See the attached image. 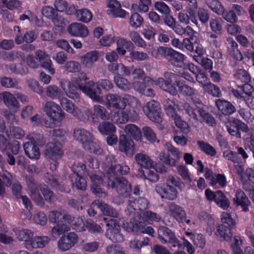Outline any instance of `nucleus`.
<instances>
[{"label":"nucleus","mask_w":254,"mask_h":254,"mask_svg":"<svg viewBox=\"0 0 254 254\" xmlns=\"http://www.w3.org/2000/svg\"><path fill=\"white\" fill-rule=\"evenodd\" d=\"M48 217L50 222L56 223L51 231V236L58 237L70 231V228L68 223L71 220V216L64 213V210H54L51 211Z\"/></svg>","instance_id":"obj_1"},{"label":"nucleus","mask_w":254,"mask_h":254,"mask_svg":"<svg viewBox=\"0 0 254 254\" xmlns=\"http://www.w3.org/2000/svg\"><path fill=\"white\" fill-rule=\"evenodd\" d=\"M99 86L105 90L108 91L112 89L114 85L108 79H100L97 83L93 81H89L86 83L84 86L78 85L80 90L85 94L97 102L103 103V98L99 95L101 92Z\"/></svg>","instance_id":"obj_2"},{"label":"nucleus","mask_w":254,"mask_h":254,"mask_svg":"<svg viewBox=\"0 0 254 254\" xmlns=\"http://www.w3.org/2000/svg\"><path fill=\"white\" fill-rule=\"evenodd\" d=\"M87 79L86 73L83 71H80L77 74L75 84L67 79H62L60 82V86L67 96L72 99L76 100L79 98V94L77 90L78 89L80 90L78 87L79 84L78 82L81 81H85ZM80 85L82 86L80 84Z\"/></svg>","instance_id":"obj_3"},{"label":"nucleus","mask_w":254,"mask_h":254,"mask_svg":"<svg viewBox=\"0 0 254 254\" xmlns=\"http://www.w3.org/2000/svg\"><path fill=\"white\" fill-rule=\"evenodd\" d=\"M108 179L107 185L111 188H115L118 193L123 197L129 196L131 192V185L125 178L120 177L114 178L113 176H104Z\"/></svg>","instance_id":"obj_4"},{"label":"nucleus","mask_w":254,"mask_h":254,"mask_svg":"<svg viewBox=\"0 0 254 254\" xmlns=\"http://www.w3.org/2000/svg\"><path fill=\"white\" fill-rule=\"evenodd\" d=\"M163 146L167 151V154L161 151L159 155L160 160L171 167L176 166L182 157V152L168 142L164 141Z\"/></svg>","instance_id":"obj_5"},{"label":"nucleus","mask_w":254,"mask_h":254,"mask_svg":"<svg viewBox=\"0 0 254 254\" xmlns=\"http://www.w3.org/2000/svg\"><path fill=\"white\" fill-rule=\"evenodd\" d=\"M59 102L64 110L81 121H87L92 114L91 112L88 109L81 111L74 103L65 97L61 98Z\"/></svg>","instance_id":"obj_6"},{"label":"nucleus","mask_w":254,"mask_h":254,"mask_svg":"<svg viewBox=\"0 0 254 254\" xmlns=\"http://www.w3.org/2000/svg\"><path fill=\"white\" fill-rule=\"evenodd\" d=\"M158 239L163 244H168L170 248L181 247L180 241L176 237L174 233L169 228L165 226H160L157 230Z\"/></svg>","instance_id":"obj_7"},{"label":"nucleus","mask_w":254,"mask_h":254,"mask_svg":"<svg viewBox=\"0 0 254 254\" xmlns=\"http://www.w3.org/2000/svg\"><path fill=\"white\" fill-rule=\"evenodd\" d=\"M165 78L159 77L154 81V84L157 85L164 91L173 95L177 94L176 88L172 84L173 79H177V75L171 72H165L164 74Z\"/></svg>","instance_id":"obj_8"},{"label":"nucleus","mask_w":254,"mask_h":254,"mask_svg":"<svg viewBox=\"0 0 254 254\" xmlns=\"http://www.w3.org/2000/svg\"><path fill=\"white\" fill-rule=\"evenodd\" d=\"M44 110L47 116L55 122L60 123L65 118V113L61 106L53 101L46 102Z\"/></svg>","instance_id":"obj_9"},{"label":"nucleus","mask_w":254,"mask_h":254,"mask_svg":"<svg viewBox=\"0 0 254 254\" xmlns=\"http://www.w3.org/2000/svg\"><path fill=\"white\" fill-rule=\"evenodd\" d=\"M46 147L44 155L49 161H58L63 156L62 145L59 141L53 139L47 144Z\"/></svg>","instance_id":"obj_10"},{"label":"nucleus","mask_w":254,"mask_h":254,"mask_svg":"<svg viewBox=\"0 0 254 254\" xmlns=\"http://www.w3.org/2000/svg\"><path fill=\"white\" fill-rule=\"evenodd\" d=\"M63 235L57 242V248L60 251L65 252L71 249L78 241V235L73 232Z\"/></svg>","instance_id":"obj_11"},{"label":"nucleus","mask_w":254,"mask_h":254,"mask_svg":"<svg viewBox=\"0 0 254 254\" xmlns=\"http://www.w3.org/2000/svg\"><path fill=\"white\" fill-rule=\"evenodd\" d=\"M143 110L151 121L156 123L161 122V107L159 102L151 100L143 107Z\"/></svg>","instance_id":"obj_12"},{"label":"nucleus","mask_w":254,"mask_h":254,"mask_svg":"<svg viewBox=\"0 0 254 254\" xmlns=\"http://www.w3.org/2000/svg\"><path fill=\"white\" fill-rule=\"evenodd\" d=\"M104 220L107 222L106 226L108 227L106 233V237L113 242H122L123 237L120 233V227L117 220L110 219L107 221V219L105 218Z\"/></svg>","instance_id":"obj_13"},{"label":"nucleus","mask_w":254,"mask_h":254,"mask_svg":"<svg viewBox=\"0 0 254 254\" xmlns=\"http://www.w3.org/2000/svg\"><path fill=\"white\" fill-rule=\"evenodd\" d=\"M127 207L125 210L126 214L131 216L135 213L136 210H139L136 212V217H138V214L143 213L141 210L147 208L149 202L147 199L144 197H140L135 202V199L130 197L127 201Z\"/></svg>","instance_id":"obj_14"},{"label":"nucleus","mask_w":254,"mask_h":254,"mask_svg":"<svg viewBox=\"0 0 254 254\" xmlns=\"http://www.w3.org/2000/svg\"><path fill=\"white\" fill-rule=\"evenodd\" d=\"M155 190L162 199L174 200L178 195V191L176 188L172 185L165 183H159L156 185Z\"/></svg>","instance_id":"obj_15"},{"label":"nucleus","mask_w":254,"mask_h":254,"mask_svg":"<svg viewBox=\"0 0 254 254\" xmlns=\"http://www.w3.org/2000/svg\"><path fill=\"white\" fill-rule=\"evenodd\" d=\"M127 105L130 109H134V113L135 110L140 109L141 107L140 101L134 96L126 94L121 96L118 95L116 109L124 110Z\"/></svg>","instance_id":"obj_16"},{"label":"nucleus","mask_w":254,"mask_h":254,"mask_svg":"<svg viewBox=\"0 0 254 254\" xmlns=\"http://www.w3.org/2000/svg\"><path fill=\"white\" fill-rule=\"evenodd\" d=\"M26 183L30 191L29 195L34 202L39 205L44 204L43 198L40 193V189L42 191L41 185H39L35 179L31 177L26 178Z\"/></svg>","instance_id":"obj_17"},{"label":"nucleus","mask_w":254,"mask_h":254,"mask_svg":"<svg viewBox=\"0 0 254 254\" xmlns=\"http://www.w3.org/2000/svg\"><path fill=\"white\" fill-rule=\"evenodd\" d=\"M140 109L135 110L134 113V109H130L126 110H122L118 111L112 117L113 122L117 124H123L127 122L129 119L133 121L137 118L138 114Z\"/></svg>","instance_id":"obj_18"},{"label":"nucleus","mask_w":254,"mask_h":254,"mask_svg":"<svg viewBox=\"0 0 254 254\" xmlns=\"http://www.w3.org/2000/svg\"><path fill=\"white\" fill-rule=\"evenodd\" d=\"M119 149L125 153L127 156L131 157L134 153V142L131 139H127L125 134H122L120 136Z\"/></svg>","instance_id":"obj_19"},{"label":"nucleus","mask_w":254,"mask_h":254,"mask_svg":"<svg viewBox=\"0 0 254 254\" xmlns=\"http://www.w3.org/2000/svg\"><path fill=\"white\" fill-rule=\"evenodd\" d=\"M108 7L107 13L113 17L124 18L126 16L127 12L122 8L121 3L117 0H109Z\"/></svg>","instance_id":"obj_20"},{"label":"nucleus","mask_w":254,"mask_h":254,"mask_svg":"<svg viewBox=\"0 0 254 254\" xmlns=\"http://www.w3.org/2000/svg\"><path fill=\"white\" fill-rule=\"evenodd\" d=\"M98 59L99 52L96 50L89 51L80 57V63L86 69L92 68Z\"/></svg>","instance_id":"obj_21"},{"label":"nucleus","mask_w":254,"mask_h":254,"mask_svg":"<svg viewBox=\"0 0 254 254\" xmlns=\"http://www.w3.org/2000/svg\"><path fill=\"white\" fill-rule=\"evenodd\" d=\"M191 100L193 103L197 107L196 112L199 114L202 121L211 126L215 125V121L214 118L207 112L201 108L202 105L201 100L196 97L192 98Z\"/></svg>","instance_id":"obj_22"},{"label":"nucleus","mask_w":254,"mask_h":254,"mask_svg":"<svg viewBox=\"0 0 254 254\" xmlns=\"http://www.w3.org/2000/svg\"><path fill=\"white\" fill-rule=\"evenodd\" d=\"M68 33L74 37H86L89 35L87 27L80 23L74 22L70 24L68 28Z\"/></svg>","instance_id":"obj_23"},{"label":"nucleus","mask_w":254,"mask_h":254,"mask_svg":"<svg viewBox=\"0 0 254 254\" xmlns=\"http://www.w3.org/2000/svg\"><path fill=\"white\" fill-rule=\"evenodd\" d=\"M92 182L91 190L93 193L99 197L106 196V193L103 191L101 186L104 184V180L101 176L97 175H93L90 176Z\"/></svg>","instance_id":"obj_24"},{"label":"nucleus","mask_w":254,"mask_h":254,"mask_svg":"<svg viewBox=\"0 0 254 254\" xmlns=\"http://www.w3.org/2000/svg\"><path fill=\"white\" fill-rule=\"evenodd\" d=\"M4 105L13 112H17L20 108V104L16 97L9 92L4 91L1 93Z\"/></svg>","instance_id":"obj_25"},{"label":"nucleus","mask_w":254,"mask_h":254,"mask_svg":"<svg viewBox=\"0 0 254 254\" xmlns=\"http://www.w3.org/2000/svg\"><path fill=\"white\" fill-rule=\"evenodd\" d=\"M74 139L82 144V147L90 139H93L92 133L85 129L76 128L73 130Z\"/></svg>","instance_id":"obj_26"},{"label":"nucleus","mask_w":254,"mask_h":254,"mask_svg":"<svg viewBox=\"0 0 254 254\" xmlns=\"http://www.w3.org/2000/svg\"><path fill=\"white\" fill-rule=\"evenodd\" d=\"M171 215L179 223H183L187 215L185 210L180 205L171 203L168 206Z\"/></svg>","instance_id":"obj_27"},{"label":"nucleus","mask_w":254,"mask_h":254,"mask_svg":"<svg viewBox=\"0 0 254 254\" xmlns=\"http://www.w3.org/2000/svg\"><path fill=\"white\" fill-rule=\"evenodd\" d=\"M23 148L25 153L29 158L38 160L40 158V150L35 142L29 141L23 144Z\"/></svg>","instance_id":"obj_28"},{"label":"nucleus","mask_w":254,"mask_h":254,"mask_svg":"<svg viewBox=\"0 0 254 254\" xmlns=\"http://www.w3.org/2000/svg\"><path fill=\"white\" fill-rule=\"evenodd\" d=\"M50 242V238L47 236H35L33 237L31 242L29 243L28 250L42 249Z\"/></svg>","instance_id":"obj_29"},{"label":"nucleus","mask_w":254,"mask_h":254,"mask_svg":"<svg viewBox=\"0 0 254 254\" xmlns=\"http://www.w3.org/2000/svg\"><path fill=\"white\" fill-rule=\"evenodd\" d=\"M92 206H97V208L100 209L105 215L113 217H117L118 216V213L114 208L99 200L94 201L92 202Z\"/></svg>","instance_id":"obj_30"},{"label":"nucleus","mask_w":254,"mask_h":254,"mask_svg":"<svg viewBox=\"0 0 254 254\" xmlns=\"http://www.w3.org/2000/svg\"><path fill=\"white\" fill-rule=\"evenodd\" d=\"M233 201L237 205L241 206L243 211L245 212L248 211V207L251 202L243 191L240 190L236 191Z\"/></svg>","instance_id":"obj_31"},{"label":"nucleus","mask_w":254,"mask_h":254,"mask_svg":"<svg viewBox=\"0 0 254 254\" xmlns=\"http://www.w3.org/2000/svg\"><path fill=\"white\" fill-rule=\"evenodd\" d=\"M215 105L218 110L224 115H230L235 111L234 106L231 103L225 100H216Z\"/></svg>","instance_id":"obj_32"},{"label":"nucleus","mask_w":254,"mask_h":254,"mask_svg":"<svg viewBox=\"0 0 254 254\" xmlns=\"http://www.w3.org/2000/svg\"><path fill=\"white\" fill-rule=\"evenodd\" d=\"M134 159L137 164L141 167L150 169L154 167L153 161L147 154L138 153L135 155Z\"/></svg>","instance_id":"obj_33"},{"label":"nucleus","mask_w":254,"mask_h":254,"mask_svg":"<svg viewBox=\"0 0 254 254\" xmlns=\"http://www.w3.org/2000/svg\"><path fill=\"white\" fill-rule=\"evenodd\" d=\"M198 218L200 221L204 222L207 224L206 232L209 235H211L213 230L214 228V221L210 215L207 212L201 211L198 214Z\"/></svg>","instance_id":"obj_34"},{"label":"nucleus","mask_w":254,"mask_h":254,"mask_svg":"<svg viewBox=\"0 0 254 254\" xmlns=\"http://www.w3.org/2000/svg\"><path fill=\"white\" fill-rule=\"evenodd\" d=\"M163 107L166 114L172 118L178 115L176 109H179V105L173 100L169 98L166 99L163 102Z\"/></svg>","instance_id":"obj_35"},{"label":"nucleus","mask_w":254,"mask_h":254,"mask_svg":"<svg viewBox=\"0 0 254 254\" xmlns=\"http://www.w3.org/2000/svg\"><path fill=\"white\" fill-rule=\"evenodd\" d=\"M125 132L127 135L132 137L136 140L142 138V134L140 129L135 125L128 124L125 127Z\"/></svg>","instance_id":"obj_36"},{"label":"nucleus","mask_w":254,"mask_h":254,"mask_svg":"<svg viewBox=\"0 0 254 254\" xmlns=\"http://www.w3.org/2000/svg\"><path fill=\"white\" fill-rule=\"evenodd\" d=\"M216 235L220 241L226 240L228 241L232 237L230 229L224 224L218 226Z\"/></svg>","instance_id":"obj_37"},{"label":"nucleus","mask_w":254,"mask_h":254,"mask_svg":"<svg viewBox=\"0 0 254 254\" xmlns=\"http://www.w3.org/2000/svg\"><path fill=\"white\" fill-rule=\"evenodd\" d=\"M16 235L19 241L25 242V247L28 250V244L31 242L34 236L33 232L28 229H21L16 233Z\"/></svg>","instance_id":"obj_38"},{"label":"nucleus","mask_w":254,"mask_h":254,"mask_svg":"<svg viewBox=\"0 0 254 254\" xmlns=\"http://www.w3.org/2000/svg\"><path fill=\"white\" fill-rule=\"evenodd\" d=\"M117 165L114 155L112 154L107 155L104 162V169L108 176H112V173L116 171Z\"/></svg>","instance_id":"obj_39"},{"label":"nucleus","mask_w":254,"mask_h":254,"mask_svg":"<svg viewBox=\"0 0 254 254\" xmlns=\"http://www.w3.org/2000/svg\"><path fill=\"white\" fill-rule=\"evenodd\" d=\"M138 219H141L146 224H151L153 221L159 222L161 219L160 215L150 211H146L142 213L138 214Z\"/></svg>","instance_id":"obj_40"},{"label":"nucleus","mask_w":254,"mask_h":254,"mask_svg":"<svg viewBox=\"0 0 254 254\" xmlns=\"http://www.w3.org/2000/svg\"><path fill=\"white\" fill-rule=\"evenodd\" d=\"M75 17L78 21L87 23L92 20V14L87 8H81L76 11Z\"/></svg>","instance_id":"obj_41"},{"label":"nucleus","mask_w":254,"mask_h":254,"mask_svg":"<svg viewBox=\"0 0 254 254\" xmlns=\"http://www.w3.org/2000/svg\"><path fill=\"white\" fill-rule=\"evenodd\" d=\"M214 201L221 208L223 209H227L230 206V202L227 197L220 190L216 191Z\"/></svg>","instance_id":"obj_42"},{"label":"nucleus","mask_w":254,"mask_h":254,"mask_svg":"<svg viewBox=\"0 0 254 254\" xmlns=\"http://www.w3.org/2000/svg\"><path fill=\"white\" fill-rule=\"evenodd\" d=\"M114 82L119 88L125 91H128L131 88L129 81L127 79L119 75L114 77Z\"/></svg>","instance_id":"obj_43"},{"label":"nucleus","mask_w":254,"mask_h":254,"mask_svg":"<svg viewBox=\"0 0 254 254\" xmlns=\"http://www.w3.org/2000/svg\"><path fill=\"white\" fill-rule=\"evenodd\" d=\"M223 20L220 17L211 18L209 21V25L213 34L221 35L222 31Z\"/></svg>","instance_id":"obj_44"},{"label":"nucleus","mask_w":254,"mask_h":254,"mask_svg":"<svg viewBox=\"0 0 254 254\" xmlns=\"http://www.w3.org/2000/svg\"><path fill=\"white\" fill-rule=\"evenodd\" d=\"M202 88L206 92L214 97H219L221 95V92L219 88L210 82L203 84Z\"/></svg>","instance_id":"obj_45"},{"label":"nucleus","mask_w":254,"mask_h":254,"mask_svg":"<svg viewBox=\"0 0 254 254\" xmlns=\"http://www.w3.org/2000/svg\"><path fill=\"white\" fill-rule=\"evenodd\" d=\"M185 58L184 55L173 49L169 59L172 64L178 66L180 64L183 63Z\"/></svg>","instance_id":"obj_46"},{"label":"nucleus","mask_w":254,"mask_h":254,"mask_svg":"<svg viewBox=\"0 0 254 254\" xmlns=\"http://www.w3.org/2000/svg\"><path fill=\"white\" fill-rule=\"evenodd\" d=\"M83 148L90 153L100 154L102 152V149L100 145L94 141V138L90 139L83 146Z\"/></svg>","instance_id":"obj_47"},{"label":"nucleus","mask_w":254,"mask_h":254,"mask_svg":"<svg viewBox=\"0 0 254 254\" xmlns=\"http://www.w3.org/2000/svg\"><path fill=\"white\" fill-rule=\"evenodd\" d=\"M71 170L74 173L75 177L79 178V177H84L88 175L85 165L80 162L74 163L71 166Z\"/></svg>","instance_id":"obj_48"},{"label":"nucleus","mask_w":254,"mask_h":254,"mask_svg":"<svg viewBox=\"0 0 254 254\" xmlns=\"http://www.w3.org/2000/svg\"><path fill=\"white\" fill-rule=\"evenodd\" d=\"M176 84L178 87L179 91L183 95L189 96L195 95V90L193 88L180 81H176Z\"/></svg>","instance_id":"obj_49"},{"label":"nucleus","mask_w":254,"mask_h":254,"mask_svg":"<svg viewBox=\"0 0 254 254\" xmlns=\"http://www.w3.org/2000/svg\"><path fill=\"white\" fill-rule=\"evenodd\" d=\"M206 2L208 6L212 11L218 15L222 14L224 7L221 4V2L217 0H206Z\"/></svg>","instance_id":"obj_50"},{"label":"nucleus","mask_w":254,"mask_h":254,"mask_svg":"<svg viewBox=\"0 0 254 254\" xmlns=\"http://www.w3.org/2000/svg\"><path fill=\"white\" fill-rule=\"evenodd\" d=\"M46 93L48 97L53 99H60L62 95V92L59 88L54 85H49L47 87Z\"/></svg>","instance_id":"obj_51"},{"label":"nucleus","mask_w":254,"mask_h":254,"mask_svg":"<svg viewBox=\"0 0 254 254\" xmlns=\"http://www.w3.org/2000/svg\"><path fill=\"white\" fill-rule=\"evenodd\" d=\"M151 4V0H139L138 3H133L131 7L138 12H146L149 10V6Z\"/></svg>","instance_id":"obj_52"},{"label":"nucleus","mask_w":254,"mask_h":254,"mask_svg":"<svg viewBox=\"0 0 254 254\" xmlns=\"http://www.w3.org/2000/svg\"><path fill=\"white\" fill-rule=\"evenodd\" d=\"M69 221L70 222L68 223V226L71 225L74 230L78 231L85 230L86 226L81 217H72L71 216V220Z\"/></svg>","instance_id":"obj_53"},{"label":"nucleus","mask_w":254,"mask_h":254,"mask_svg":"<svg viewBox=\"0 0 254 254\" xmlns=\"http://www.w3.org/2000/svg\"><path fill=\"white\" fill-rule=\"evenodd\" d=\"M99 131L103 134L108 135L116 131L115 126L110 122H102L98 126Z\"/></svg>","instance_id":"obj_54"},{"label":"nucleus","mask_w":254,"mask_h":254,"mask_svg":"<svg viewBox=\"0 0 254 254\" xmlns=\"http://www.w3.org/2000/svg\"><path fill=\"white\" fill-rule=\"evenodd\" d=\"M130 41H127L125 39L121 38L117 41V51L121 55H124L126 53V49L132 45Z\"/></svg>","instance_id":"obj_55"},{"label":"nucleus","mask_w":254,"mask_h":254,"mask_svg":"<svg viewBox=\"0 0 254 254\" xmlns=\"http://www.w3.org/2000/svg\"><path fill=\"white\" fill-rule=\"evenodd\" d=\"M63 68L67 72L76 73L80 71L81 65L78 62L70 61L67 62L63 66Z\"/></svg>","instance_id":"obj_56"},{"label":"nucleus","mask_w":254,"mask_h":254,"mask_svg":"<svg viewBox=\"0 0 254 254\" xmlns=\"http://www.w3.org/2000/svg\"><path fill=\"white\" fill-rule=\"evenodd\" d=\"M254 89L249 84H245L243 86V88L240 89V91L238 89H232V92L233 94L237 98L244 97V94L248 95L249 96H251V92H253Z\"/></svg>","instance_id":"obj_57"},{"label":"nucleus","mask_w":254,"mask_h":254,"mask_svg":"<svg viewBox=\"0 0 254 254\" xmlns=\"http://www.w3.org/2000/svg\"><path fill=\"white\" fill-rule=\"evenodd\" d=\"M238 120L234 119L228 122L226 125V127L227 131L231 135L236 136L237 137H240L241 134L238 131Z\"/></svg>","instance_id":"obj_58"},{"label":"nucleus","mask_w":254,"mask_h":254,"mask_svg":"<svg viewBox=\"0 0 254 254\" xmlns=\"http://www.w3.org/2000/svg\"><path fill=\"white\" fill-rule=\"evenodd\" d=\"M197 144L199 148L207 155L213 156L216 153V151L214 147L207 142L198 140L197 141Z\"/></svg>","instance_id":"obj_59"},{"label":"nucleus","mask_w":254,"mask_h":254,"mask_svg":"<svg viewBox=\"0 0 254 254\" xmlns=\"http://www.w3.org/2000/svg\"><path fill=\"white\" fill-rule=\"evenodd\" d=\"M166 184L169 185H172L177 189H181L184 186V184L181 179L176 176H174L172 175H169L166 178Z\"/></svg>","instance_id":"obj_60"},{"label":"nucleus","mask_w":254,"mask_h":254,"mask_svg":"<svg viewBox=\"0 0 254 254\" xmlns=\"http://www.w3.org/2000/svg\"><path fill=\"white\" fill-rule=\"evenodd\" d=\"M129 37L137 46L142 48L146 47L145 41L141 37L140 35L135 31H131L129 33Z\"/></svg>","instance_id":"obj_61"},{"label":"nucleus","mask_w":254,"mask_h":254,"mask_svg":"<svg viewBox=\"0 0 254 254\" xmlns=\"http://www.w3.org/2000/svg\"><path fill=\"white\" fill-rule=\"evenodd\" d=\"M154 7L161 14L164 15L170 14L171 12L169 6L163 1H156L154 3Z\"/></svg>","instance_id":"obj_62"},{"label":"nucleus","mask_w":254,"mask_h":254,"mask_svg":"<svg viewBox=\"0 0 254 254\" xmlns=\"http://www.w3.org/2000/svg\"><path fill=\"white\" fill-rule=\"evenodd\" d=\"M107 254H127L125 249L120 245L112 244L106 248Z\"/></svg>","instance_id":"obj_63"},{"label":"nucleus","mask_w":254,"mask_h":254,"mask_svg":"<svg viewBox=\"0 0 254 254\" xmlns=\"http://www.w3.org/2000/svg\"><path fill=\"white\" fill-rule=\"evenodd\" d=\"M143 19L141 16L137 12L133 13L129 18V24L134 28L139 27L143 23Z\"/></svg>","instance_id":"obj_64"}]
</instances>
